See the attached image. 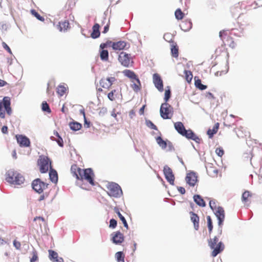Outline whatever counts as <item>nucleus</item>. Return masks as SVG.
Wrapping results in <instances>:
<instances>
[{"mask_svg": "<svg viewBox=\"0 0 262 262\" xmlns=\"http://www.w3.org/2000/svg\"><path fill=\"white\" fill-rule=\"evenodd\" d=\"M167 146H168V150L169 151H174V147L172 143V142H171L170 141L167 140Z\"/></svg>", "mask_w": 262, "mask_h": 262, "instance_id": "obj_56", "label": "nucleus"}, {"mask_svg": "<svg viewBox=\"0 0 262 262\" xmlns=\"http://www.w3.org/2000/svg\"><path fill=\"white\" fill-rule=\"evenodd\" d=\"M100 84L101 86L105 89H108L110 88L109 84L107 82V81L105 80L104 78H102L100 81Z\"/></svg>", "mask_w": 262, "mask_h": 262, "instance_id": "obj_49", "label": "nucleus"}, {"mask_svg": "<svg viewBox=\"0 0 262 262\" xmlns=\"http://www.w3.org/2000/svg\"><path fill=\"white\" fill-rule=\"evenodd\" d=\"M209 206H210V208L211 209V210H212V211L213 212H214L215 211H216L217 210V207H216V203L214 201H212V200L210 201Z\"/></svg>", "mask_w": 262, "mask_h": 262, "instance_id": "obj_51", "label": "nucleus"}, {"mask_svg": "<svg viewBox=\"0 0 262 262\" xmlns=\"http://www.w3.org/2000/svg\"><path fill=\"white\" fill-rule=\"evenodd\" d=\"M116 92V90H114L113 91H112L111 92H110L108 95H107V97L108 98L111 100V101H113L115 100V97H114V93Z\"/></svg>", "mask_w": 262, "mask_h": 262, "instance_id": "obj_55", "label": "nucleus"}, {"mask_svg": "<svg viewBox=\"0 0 262 262\" xmlns=\"http://www.w3.org/2000/svg\"><path fill=\"white\" fill-rule=\"evenodd\" d=\"M189 213L191 215L190 219L193 224L194 229L195 230H198L199 228V216L197 214L192 211L190 212Z\"/></svg>", "mask_w": 262, "mask_h": 262, "instance_id": "obj_16", "label": "nucleus"}, {"mask_svg": "<svg viewBox=\"0 0 262 262\" xmlns=\"http://www.w3.org/2000/svg\"><path fill=\"white\" fill-rule=\"evenodd\" d=\"M107 113V108L106 107H102L100 109L99 112V116H103L104 115H105Z\"/></svg>", "mask_w": 262, "mask_h": 262, "instance_id": "obj_58", "label": "nucleus"}, {"mask_svg": "<svg viewBox=\"0 0 262 262\" xmlns=\"http://www.w3.org/2000/svg\"><path fill=\"white\" fill-rule=\"evenodd\" d=\"M48 185L39 178L34 180L31 183L32 189L39 194L42 193L43 191L48 188Z\"/></svg>", "mask_w": 262, "mask_h": 262, "instance_id": "obj_5", "label": "nucleus"}, {"mask_svg": "<svg viewBox=\"0 0 262 262\" xmlns=\"http://www.w3.org/2000/svg\"><path fill=\"white\" fill-rule=\"evenodd\" d=\"M171 35L170 33H166L164 35V39L167 41L170 42V40H172L171 38Z\"/></svg>", "mask_w": 262, "mask_h": 262, "instance_id": "obj_61", "label": "nucleus"}, {"mask_svg": "<svg viewBox=\"0 0 262 262\" xmlns=\"http://www.w3.org/2000/svg\"><path fill=\"white\" fill-rule=\"evenodd\" d=\"M115 258L117 262H125L124 257L125 255L123 252L119 251L116 253L115 255Z\"/></svg>", "mask_w": 262, "mask_h": 262, "instance_id": "obj_33", "label": "nucleus"}, {"mask_svg": "<svg viewBox=\"0 0 262 262\" xmlns=\"http://www.w3.org/2000/svg\"><path fill=\"white\" fill-rule=\"evenodd\" d=\"M141 86H140V85H138L136 83H134L132 85V87L134 91L136 92H138L141 90Z\"/></svg>", "mask_w": 262, "mask_h": 262, "instance_id": "obj_57", "label": "nucleus"}, {"mask_svg": "<svg viewBox=\"0 0 262 262\" xmlns=\"http://www.w3.org/2000/svg\"><path fill=\"white\" fill-rule=\"evenodd\" d=\"M114 211L118 215L120 220L122 221L124 227H125L126 228H128V226L127 223L126 222V220L125 218L120 213L119 208L117 207H115L114 208Z\"/></svg>", "mask_w": 262, "mask_h": 262, "instance_id": "obj_26", "label": "nucleus"}, {"mask_svg": "<svg viewBox=\"0 0 262 262\" xmlns=\"http://www.w3.org/2000/svg\"><path fill=\"white\" fill-rule=\"evenodd\" d=\"M251 196L250 191L247 190L245 191L242 194V200L243 202H247L248 201V198Z\"/></svg>", "mask_w": 262, "mask_h": 262, "instance_id": "obj_46", "label": "nucleus"}, {"mask_svg": "<svg viewBox=\"0 0 262 262\" xmlns=\"http://www.w3.org/2000/svg\"><path fill=\"white\" fill-rule=\"evenodd\" d=\"M171 53L173 57H178L179 56V49L177 46H172L171 48Z\"/></svg>", "mask_w": 262, "mask_h": 262, "instance_id": "obj_42", "label": "nucleus"}, {"mask_svg": "<svg viewBox=\"0 0 262 262\" xmlns=\"http://www.w3.org/2000/svg\"><path fill=\"white\" fill-rule=\"evenodd\" d=\"M75 177L79 181L77 184L82 182L83 180H86L91 185L95 186L94 173L92 168L82 169L78 168V173H75Z\"/></svg>", "mask_w": 262, "mask_h": 262, "instance_id": "obj_1", "label": "nucleus"}, {"mask_svg": "<svg viewBox=\"0 0 262 262\" xmlns=\"http://www.w3.org/2000/svg\"><path fill=\"white\" fill-rule=\"evenodd\" d=\"M196 77H194L195 82L194 84L196 88L198 89L201 90H204L207 89V85H204L202 83L201 80L198 78L196 79Z\"/></svg>", "mask_w": 262, "mask_h": 262, "instance_id": "obj_32", "label": "nucleus"}, {"mask_svg": "<svg viewBox=\"0 0 262 262\" xmlns=\"http://www.w3.org/2000/svg\"><path fill=\"white\" fill-rule=\"evenodd\" d=\"M17 143L20 147H29L30 145L29 139L25 135H17L16 136Z\"/></svg>", "mask_w": 262, "mask_h": 262, "instance_id": "obj_12", "label": "nucleus"}, {"mask_svg": "<svg viewBox=\"0 0 262 262\" xmlns=\"http://www.w3.org/2000/svg\"><path fill=\"white\" fill-rule=\"evenodd\" d=\"M49 163L51 165V161L48 157L43 155L39 156L38 160V165L40 167V171L41 173H46L48 171Z\"/></svg>", "mask_w": 262, "mask_h": 262, "instance_id": "obj_6", "label": "nucleus"}, {"mask_svg": "<svg viewBox=\"0 0 262 262\" xmlns=\"http://www.w3.org/2000/svg\"><path fill=\"white\" fill-rule=\"evenodd\" d=\"M108 194L114 198H120L122 195L121 187L117 183L112 182L107 186Z\"/></svg>", "mask_w": 262, "mask_h": 262, "instance_id": "obj_3", "label": "nucleus"}, {"mask_svg": "<svg viewBox=\"0 0 262 262\" xmlns=\"http://www.w3.org/2000/svg\"><path fill=\"white\" fill-rule=\"evenodd\" d=\"M207 171L212 177H215L218 173V170L211 166L209 169H207Z\"/></svg>", "mask_w": 262, "mask_h": 262, "instance_id": "obj_38", "label": "nucleus"}, {"mask_svg": "<svg viewBox=\"0 0 262 262\" xmlns=\"http://www.w3.org/2000/svg\"><path fill=\"white\" fill-rule=\"evenodd\" d=\"M13 246L15 247L16 249H19L20 248L21 244L20 242L14 240L13 242Z\"/></svg>", "mask_w": 262, "mask_h": 262, "instance_id": "obj_62", "label": "nucleus"}, {"mask_svg": "<svg viewBox=\"0 0 262 262\" xmlns=\"http://www.w3.org/2000/svg\"><path fill=\"white\" fill-rule=\"evenodd\" d=\"M219 236H215L213 238H210L208 240V245L213 251L211 255L213 257H215L217 254L223 251L225 248V246L223 242H220L217 245V243L219 241Z\"/></svg>", "mask_w": 262, "mask_h": 262, "instance_id": "obj_2", "label": "nucleus"}, {"mask_svg": "<svg viewBox=\"0 0 262 262\" xmlns=\"http://www.w3.org/2000/svg\"><path fill=\"white\" fill-rule=\"evenodd\" d=\"M2 46H3V47L8 51V53H9L10 54H12V52H11V50L10 49V48H9V47L7 45V43L5 42H3L2 43Z\"/></svg>", "mask_w": 262, "mask_h": 262, "instance_id": "obj_60", "label": "nucleus"}, {"mask_svg": "<svg viewBox=\"0 0 262 262\" xmlns=\"http://www.w3.org/2000/svg\"><path fill=\"white\" fill-rule=\"evenodd\" d=\"M84 127L85 128H89L90 126L91 122L90 121L87 120L86 117L84 118Z\"/></svg>", "mask_w": 262, "mask_h": 262, "instance_id": "obj_63", "label": "nucleus"}, {"mask_svg": "<svg viewBox=\"0 0 262 262\" xmlns=\"http://www.w3.org/2000/svg\"><path fill=\"white\" fill-rule=\"evenodd\" d=\"M50 138L52 140L56 141L57 143L60 147H62L63 146V142L62 138H61V136H59L57 139H55V138L53 136H51Z\"/></svg>", "mask_w": 262, "mask_h": 262, "instance_id": "obj_44", "label": "nucleus"}, {"mask_svg": "<svg viewBox=\"0 0 262 262\" xmlns=\"http://www.w3.org/2000/svg\"><path fill=\"white\" fill-rule=\"evenodd\" d=\"M153 82L155 84V87L160 91L163 92V83L160 76L157 74L155 73L153 75Z\"/></svg>", "mask_w": 262, "mask_h": 262, "instance_id": "obj_13", "label": "nucleus"}, {"mask_svg": "<svg viewBox=\"0 0 262 262\" xmlns=\"http://www.w3.org/2000/svg\"><path fill=\"white\" fill-rule=\"evenodd\" d=\"M219 123H216L214 124V125L212 129H209L207 130V134L208 135L209 138H211L213 136V135L216 133V132H217V130L219 129Z\"/></svg>", "mask_w": 262, "mask_h": 262, "instance_id": "obj_30", "label": "nucleus"}, {"mask_svg": "<svg viewBox=\"0 0 262 262\" xmlns=\"http://www.w3.org/2000/svg\"><path fill=\"white\" fill-rule=\"evenodd\" d=\"M79 167H77L76 165H72L71 168V170L72 172L73 173V176L75 177V173H78V168Z\"/></svg>", "mask_w": 262, "mask_h": 262, "instance_id": "obj_59", "label": "nucleus"}, {"mask_svg": "<svg viewBox=\"0 0 262 262\" xmlns=\"http://www.w3.org/2000/svg\"><path fill=\"white\" fill-rule=\"evenodd\" d=\"M31 254L32 255V257L30 259V262H35L38 260V254L37 251L33 248Z\"/></svg>", "mask_w": 262, "mask_h": 262, "instance_id": "obj_43", "label": "nucleus"}, {"mask_svg": "<svg viewBox=\"0 0 262 262\" xmlns=\"http://www.w3.org/2000/svg\"><path fill=\"white\" fill-rule=\"evenodd\" d=\"M127 45V42L124 41H119L113 42L112 47L114 50H121L124 49Z\"/></svg>", "mask_w": 262, "mask_h": 262, "instance_id": "obj_19", "label": "nucleus"}, {"mask_svg": "<svg viewBox=\"0 0 262 262\" xmlns=\"http://www.w3.org/2000/svg\"><path fill=\"white\" fill-rule=\"evenodd\" d=\"M69 126L71 130L77 131L81 129L82 124L78 122L73 121L69 123Z\"/></svg>", "mask_w": 262, "mask_h": 262, "instance_id": "obj_29", "label": "nucleus"}, {"mask_svg": "<svg viewBox=\"0 0 262 262\" xmlns=\"http://www.w3.org/2000/svg\"><path fill=\"white\" fill-rule=\"evenodd\" d=\"M194 202L199 206L204 207L206 204L203 199L199 194H195L193 195Z\"/></svg>", "mask_w": 262, "mask_h": 262, "instance_id": "obj_22", "label": "nucleus"}, {"mask_svg": "<svg viewBox=\"0 0 262 262\" xmlns=\"http://www.w3.org/2000/svg\"><path fill=\"white\" fill-rule=\"evenodd\" d=\"M10 105V98L9 97H4L3 98V106L6 113L9 115H10L12 113V110Z\"/></svg>", "mask_w": 262, "mask_h": 262, "instance_id": "obj_18", "label": "nucleus"}, {"mask_svg": "<svg viewBox=\"0 0 262 262\" xmlns=\"http://www.w3.org/2000/svg\"><path fill=\"white\" fill-rule=\"evenodd\" d=\"M185 180L189 186L194 187L198 181V176L196 172L190 171L188 173L185 178Z\"/></svg>", "mask_w": 262, "mask_h": 262, "instance_id": "obj_9", "label": "nucleus"}, {"mask_svg": "<svg viewBox=\"0 0 262 262\" xmlns=\"http://www.w3.org/2000/svg\"><path fill=\"white\" fill-rule=\"evenodd\" d=\"M112 241L116 245H120L124 241V236L119 231L112 234Z\"/></svg>", "mask_w": 262, "mask_h": 262, "instance_id": "obj_14", "label": "nucleus"}, {"mask_svg": "<svg viewBox=\"0 0 262 262\" xmlns=\"http://www.w3.org/2000/svg\"><path fill=\"white\" fill-rule=\"evenodd\" d=\"M106 81H107L110 87L113 84V82L116 80V78L114 77H107L105 79Z\"/></svg>", "mask_w": 262, "mask_h": 262, "instance_id": "obj_54", "label": "nucleus"}, {"mask_svg": "<svg viewBox=\"0 0 262 262\" xmlns=\"http://www.w3.org/2000/svg\"><path fill=\"white\" fill-rule=\"evenodd\" d=\"M99 28H100V26L98 24H95L93 26V27L92 28L93 31L91 35V36L92 38H93L94 39H96L99 37V36L100 35Z\"/></svg>", "mask_w": 262, "mask_h": 262, "instance_id": "obj_23", "label": "nucleus"}, {"mask_svg": "<svg viewBox=\"0 0 262 262\" xmlns=\"http://www.w3.org/2000/svg\"><path fill=\"white\" fill-rule=\"evenodd\" d=\"M31 14L35 16L38 20L43 21L45 20V18L43 17L40 15V14L36 11L35 10L32 9L31 10Z\"/></svg>", "mask_w": 262, "mask_h": 262, "instance_id": "obj_41", "label": "nucleus"}, {"mask_svg": "<svg viewBox=\"0 0 262 262\" xmlns=\"http://www.w3.org/2000/svg\"><path fill=\"white\" fill-rule=\"evenodd\" d=\"M163 173L165 179L171 185H174V176L172 169L167 165H165L163 168Z\"/></svg>", "mask_w": 262, "mask_h": 262, "instance_id": "obj_7", "label": "nucleus"}, {"mask_svg": "<svg viewBox=\"0 0 262 262\" xmlns=\"http://www.w3.org/2000/svg\"><path fill=\"white\" fill-rule=\"evenodd\" d=\"M67 91V88L62 85H59L57 88V93L60 96H62Z\"/></svg>", "mask_w": 262, "mask_h": 262, "instance_id": "obj_36", "label": "nucleus"}, {"mask_svg": "<svg viewBox=\"0 0 262 262\" xmlns=\"http://www.w3.org/2000/svg\"><path fill=\"white\" fill-rule=\"evenodd\" d=\"M69 27V23L68 20H65L63 22H59L58 26V29L60 32H66L67 31Z\"/></svg>", "mask_w": 262, "mask_h": 262, "instance_id": "obj_28", "label": "nucleus"}, {"mask_svg": "<svg viewBox=\"0 0 262 262\" xmlns=\"http://www.w3.org/2000/svg\"><path fill=\"white\" fill-rule=\"evenodd\" d=\"M207 221L209 232L210 234L212 232L213 228L212 221L210 216H207Z\"/></svg>", "mask_w": 262, "mask_h": 262, "instance_id": "obj_40", "label": "nucleus"}, {"mask_svg": "<svg viewBox=\"0 0 262 262\" xmlns=\"http://www.w3.org/2000/svg\"><path fill=\"white\" fill-rule=\"evenodd\" d=\"M230 34L237 37H241L243 35V30L237 29H232L231 30Z\"/></svg>", "mask_w": 262, "mask_h": 262, "instance_id": "obj_35", "label": "nucleus"}, {"mask_svg": "<svg viewBox=\"0 0 262 262\" xmlns=\"http://www.w3.org/2000/svg\"><path fill=\"white\" fill-rule=\"evenodd\" d=\"M145 124L149 128L156 130H158L157 127L150 120H146Z\"/></svg>", "mask_w": 262, "mask_h": 262, "instance_id": "obj_47", "label": "nucleus"}, {"mask_svg": "<svg viewBox=\"0 0 262 262\" xmlns=\"http://www.w3.org/2000/svg\"><path fill=\"white\" fill-rule=\"evenodd\" d=\"M41 109L43 112L51 113V110L48 103L46 101H43L41 104Z\"/></svg>", "mask_w": 262, "mask_h": 262, "instance_id": "obj_39", "label": "nucleus"}, {"mask_svg": "<svg viewBox=\"0 0 262 262\" xmlns=\"http://www.w3.org/2000/svg\"><path fill=\"white\" fill-rule=\"evenodd\" d=\"M118 60L125 67H128L130 64V54L121 52L118 56Z\"/></svg>", "mask_w": 262, "mask_h": 262, "instance_id": "obj_8", "label": "nucleus"}, {"mask_svg": "<svg viewBox=\"0 0 262 262\" xmlns=\"http://www.w3.org/2000/svg\"><path fill=\"white\" fill-rule=\"evenodd\" d=\"M160 116L163 119H171L173 115V107L168 103L164 102L161 105Z\"/></svg>", "mask_w": 262, "mask_h": 262, "instance_id": "obj_4", "label": "nucleus"}, {"mask_svg": "<svg viewBox=\"0 0 262 262\" xmlns=\"http://www.w3.org/2000/svg\"><path fill=\"white\" fill-rule=\"evenodd\" d=\"M49 258L52 262H64L63 259L58 256V253L52 250H49Z\"/></svg>", "mask_w": 262, "mask_h": 262, "instance_id": "obj_15", "label": "nucleus"}, {"mask_svg": "<svg viewBox=\"0 0 262 262\" xmlns=\"http://www.w3.org/2000/svg\"><path fill=\"white\" fill-rule=\"evenodd\" d=\"M168 90H166L165 92V95H164V101L165 102L167 103V101L169 100V98L171 96V91L169 87Z\"/></svg>", "mask_w": 262, "mask_h": 262, "instance_id": "obj_48", "label": "nucleus"}, {"mask_svg": "<svg viewBox=\"0 0 262 262\" xmlns=\"http://www.w3.org/2000/svg\"><path fill=\"white\" fill-rule=\"evenodd\" d=\"M215 152L218 156L222 157L224 154V151L222 147H219L216 149Z\"/></svg>", "mask_w": 262, "mask_h": 262, "instance_id": "obj_52", "label": "nucleus"}, {"mask_svg": "<svg viewBox=\"0 0 262 262\" xmlns=\"http://www.w3.org/2000/svg\"><path fill=\"white\" fill-rule=\"evenodd\" d=\"M178 190L179 192L182 194H185L186 192L185 188L183 187H178Z\"/></svg>", "mask_w": 262, "mask_h": 262, "instance_id": "obj_64", "label": "nucleus"}, {"mask_svg": "<svg viewBox=\"0 0 262 262\" xmlns=\"http://www.w3.org/2000/svg\"><path fill=\"white\" fill-rule=\"evenodd\" d=\"M117 221L114 219H111L110 220V225L109 227L111 228H115L117 226Z\"/></svg>", "mask_w": 262, "mask_h": 262, "instance_id": "obj_50", "label": "nucleus"}, {"mask_svg": "<svg viewBox=\"0 0 262 262\" xmlns=\"http://www.w3.org/2000/svg\"><path fill=\"white\" fill-rule=\"evenodd\" d=\"M184 74H185L186 79L187 82H190L193 76L191 72L190 71L185 70Z\"/></svg>", "mask_w": 262, "mask_h": 262, "instance_id": "obj_45", "label": "nucleus"}, {"mask_svg": "<svg viewBox=\"0 0 262 262\" xmlns=\"http://www.w3.org/2000/svg\"><path fill=\"white\" fill-rule=\"evenodd\" d=\"M49 178L50 181L56 184L58 182V173L56 170L51 168L49 171Z\"/></svg>", "mask_w": 262, "mask_h": 262, "instance_id": "obj_21", "label": "nucleus"}, {"mask_svg": "<svg viewBox=\"0 0 262 262\" xmlns=\"http://www.w3.org/2000/svg\"><path fill=\"white\" fill-rule=\"evenodd\" d=\"M16 171L13 169H10L8 170L6 173V180L8 182L11 183L13 181V180L16 175Z\"/></svg>", "mask_w": 262, "mask_h": 262, "instance_id": "obj_24", "label": "nucleus"}, {"mask_svg": "<svg viewBox=\"0 0 262 262\" xmlns=\"http://www.w3.org/2000/svg\"><path fill=\"white\" fill-rule=\"evenodd\" d=\"M156 140L158 145L162 149H165L167 145V140H164L161 136L156 138Z\"/></svg>", "mask_w": 262, "mask_h": 262, "instance_id": "obj_27", "label": "nucleus"}, {"mask_svg": "<svg viewBox=\"0 0 262 262\" xmlns=\"http://www.w3.org/2000/svg\"><path fill=\"white\" fill-rule=\"evenodd\" d=\"M3 101L2 102L0 101V117L2 118H4L5 117V112L3 110Z\"/></svg>", "mask_w": 262, "mask_h": 262, "instance_id": "obj_53", "label": "nucleus"}, {"mask_svg": "<svg viewBox=\"0 0 262 262\" xmlns=\"http://www.w3.org/2000/svg\"><path fill=\"white\" fill-rule=\"evenodd\" d=\"M174 125L176 130L178 133L182 135L186 130L184 124L181 122H177L174 123Z\"/></svg>", "mask_w": 262, "mask_h": 262, "instance_id": "obj_25", "label": "nucleus"}, {"mask_svg": "<svg viewBox=\"0 0 262 262\" xmlns=\"http://www.w3.org/2000/svg\"><path fill=\"white\" fill-rule=\"evenodd\" d=\"M218 221V226L223 225L225 220V211L222 207L219 206L217 210L214 212Z\"/></svg>", "mask_w": 262, "mask_h": 262, "instance_id": "obj_10", "label": "nucleus"}, {"mask_svg": "<svg viewBox=\"0 0 262 262\" xmlns=\"http://www.w3.org/2000/svg\"><path fill=\"white\" fill-rule=\"evenodd\" d=\"M100 59L103 61H107L108 59V52L106 50H102L100 54Z\"/></svg>", "mask_w": 262, "mask_h": 262, "instance_id": "obj_34", "label": "nucleus"}, {"mask_svg": "<svg viewBox=\"0 0 262 262\" xmlns=\"http://www.w3.org/2000/svg\"><path fill=\"white\" fill-rule=\"evenodd\" d=\"M192 26V22L190 19H185L182 21L180 25V27L182 30L187 32L189 31Z\"/></svg>", "mask_w": 262, "mask_h": 262, "instance_id": "obj_17", "label": "nucleus"}, {"mask_svg": "<svg viewBox=\"0 0 262 262\" xmlns=\"http://www.w3.org/2000/svg\"><path fill=\"white\" fill-rule=\"evenodd\" d=\"M24 181L25 178L24 176L16 171L13 181L11 182L10 183L14 185H19L24 183Z\"/></svg>", "mask_w": 262, "mask_h": 262, "instance_id": "obj_20", "label": "nucleus"}, {"mask_svg": "<svg viewBox=\"0 0 262 262\" xmlns=\"http://www.w3.org/2000/svg\"><path fill=\"white\" fill-rule=\"evenodd\" d=\"M175 17L178 20L182 19L184 15V13L182 11L181 9L178 8L176 10L174 13Z\"/></svg>", "mask_w": 262, "mask_h": 262, "instance_id": "obj_37", "label": "nucleus"}, {"mask_svg": "<svg viewBox=\"0 0 262 262\" xmlns=\"http://www.w3.org/2000/svg\"><path fill=\"white\" fill-rule=\"evenodd\" d=\"M182 136L186 137L188 139L192 140L197 143H200L201 141V139L195 135L190 129L188 130L186 129Z\"/></svg>", "mask_w": 262, "mask_h": 262, "instance_id": "obj_11", "label": "nucleus"}, {"mask_svg": "<svg viewBox=\"0 0 262 262\" xmlns=\"http://www.w3.org/2000/svg\"><path fill=\"white\" fill-rule=\"evenodd\" d=\"M123 73L124 76L132 79H135L137 76L135 73L130 70H125L123 71Z\"/></svg>", "mask_w": 262, "mask_h": 262, "instance_id": "obj_31", "label": "nucleus"}]
</instances>
